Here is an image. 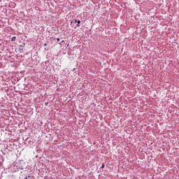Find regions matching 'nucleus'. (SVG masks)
<instances>
[{"label":"nucleus","mask_w":179,"mask_h":179,"mask_svg":"<svg viewBox=\"0 0 179 179\" xmlns=\"http://www.w3.org/2000/svg\"><path fill=\"white\" fill-rule=\"evenodd\" d=\"M11 41H16V36H13V37L11 38Z\"/></svg>","instance_id":"7ed1b4c3"},{"label":"nucleus","mask_w":179,"mask_h":179,"mask_svg":"<svg viewBox=\"0 0 179 179\" xmlns=\"http://www.w3.org/2000/svg\"><path fill=\"white\" fill-rule=\"evenodd\" d=\"M71 23H78V24H76V27H78L79 26V24H80V20H74L73 22H71Z\"/></svg>","instance_id":"f03ea898"},{"label":"nucleus","mask_w":179,"mask_h":179,"mask_svg":"<svg viewBox=\"0 0 179 179\" xmlns=\"http://www.w3.org/2000/svg\"><path fill=\"white\" fill-rule=\"evenodd\" d=\"M61 43H64V41H62V42Z\"/></svg>","instance_id":"0eeeda50"},{"label":"nucleus","mask_w":179,"mask_h":179,"mask_svg":"<svg viewBox=\"0 0 179 179\" xmlns=\"http://www.w3.org/2000/svg\"><path fill=\"white\" fill-rule=\"evenodd\" d=\"M104 166H105V165H104V164H103L101 166V169H104Z\"/></svg>","instance_id":"20e7f679"},{"label":"nucleus","mask_w":179,"mask_h":179,"mask_svg":"<svg viewBox=\"0 0 179 179\" xmlns=\"http://www.w3.org/2000/svg\"><path fill=\"white\" fill-rule=\"evenodd\" d=\"M25 44L23 43L22 45H20L17 48L18 52H23V49L24 48Z\"/></svg>","instance_id":"f257e3e1"},{"label":"nucleus","mask_w":179,"mask_h":179,"mask_svg":"<svg viewBox=\"0 0 179 179\" xmlns=\"http://www.w3.org/2000/svg\"><path fill=\"white\" fill-rule=\"evenodd\" d=\"M57 41H59V38H57Z\"/></svg>","instance_id":"423d86ee"},{"label":"nucleus","mask_w":179,"mask_h":179,"mask_svg":"<svg viewBox=\"0 0 179 179\" xmlns=\"http://www.w3.org/2000/svg\"><path fill=\"white\" fill-rule=\"evenodd\" d=\"M31 176H26L25 179H27V178H30Z\"/></svg>","instance_id":"39448f33"},{"label":"nucleus","mask_w":179,"mask_h":179,"mask_svg":"<svg viewBox=\"0 0 179 179\" xmlns=\"http://www.w3.org/2000/svg\"><path fill=\"white\" fill-rule=\"evenodd\" d=\"M47 45V44L46 43H45V45Z\"/></svg>","instance_id":"6e6552de"}]
</instances>
